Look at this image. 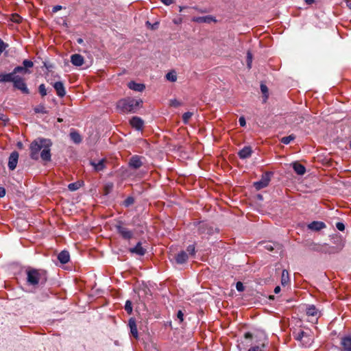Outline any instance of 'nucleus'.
I'll return each mask as SVG.
<instances>
[{"label": "nucleus", "mask_w": 351, "mask_h": 351, "mask_svg": "<svg viewBox=\"0 0 351 351\" xmlns=\"http://www.w3.org/2000/svg\"><path fill=\"white\" fill-rule=\"evenodd\" d=\"M192 21L198 23H210L211 22H216L215 17L208 15L204 16H195L192 19Z\"/></svg>", "instance_id": "obj_14"}, {"label": "nucleus", "mask_w": 351, "mask_h": 351, "mask_svg": "<svg viewBox=\"0 0 351 351\" xmlns=\"http://www.w3.org/2000/svg\"><path fill=\"white\" fill-rule=\"evenodd\" d=\"M106 159L102 158L98 161L90 160V164L94 167L95 171H103L106 167Z\"/></svg>", "instance_id": "obj_15"}, {"label": "nucleus", "mask_w": 351, "mask_h": 351, "mask_svg": "<svg viewBox=\"0 0 351 351\" xmlns=\"http://www.w3.org/2000/svg\"><path fill=\"white\" fill-rule=\"evenodd\" d=\"M177 317L180 319V322L184 320V314L182 311H178L177 313Z\"/></svg>", "instance_id": "obj_50"}, {"label": "nucleus", "mask_w": 351, "mask_h": 351, "mask_svg": "<svg viewBox=\"0 0 351 351\" xmlns=\"http://www.w3.org/2000/svg\"><path fill=\"white\" fill-rule=\"evenodd\" d=\"M166 78L171 82H176L177 80V76L175 73L169 72L166 75Z\"/></svg>", "instance_id": "obj_41"}, {"label": "nucleus", "mask_w": 351, "mask_h": 351, "mask_svg": "<svg viewBox=\"0 0 351 351\" xmlns=\"http://www.w3.org/2000/svg\"><path fill=\"white\" fill-rule=\"evenodd\" d=\"M261 90L265 95V98H267L268 88L265 84H261Z\"/></svg>", "instance_id": "obj_45"}, {"label": "nucleus", "mask_w": 351, "mask_h": 351, "mask_svg": "<svg viewBox=\"0 0 351 351\" xmlns=\"http://www.w3.org/2000/svg\"><path fill=\"white\" fill-rule=\"evenodd\" d=\"M236 289L238 291H244V286L243 284L241 282H237L236 284Z\"/></svg>", "instance_id": "obj_46"}, {"label": "nucleus", "mask_w": 351, "mask_h": 351, "mask_svg": "<svg viewBox=\"0 0 351 351\" xmlns=\"http://www.w3.org/2000/svg\"><path fill=\"white\" fill-rule=\"evenodd\" d=\"M19 156V154L16 151H14L10 154L8 159V168L10 170L13 171L16 169Z\"/></svg>", "instance_id": "obj_11"}, {"label": "nucleus", "mask_w": 351, "mask_h": 351, "mask_svg": "<svg viewBox=\"0 0 351 351\" xmlns=\"http://www.w3.org/2000/svg\"><path fill=\"white\" fill-rule=\"evenodd\" d=\"M58 259L62 264H66L70 261L69 252L66 250H62L58 255Z\"/></svg>", "instance_id": "obj_24"}, {"label": "nucleus", "mask_w": 351, "mask_h": 351, "mask_svg": "<svg viewBox=\"0 0 351 351\" xmlns=\"http://www.w3.org/2000/svg\"><path fill=\"white\" fill-rule=\"evenodd\" d=\"M30 73L31 72L29 71V69H26V68L23 67V66H17L11 73H9L8 74H12V76H20L18 74L25 75Z\"/></svg>", "instance_id": "obj_23"}, {"label": "nucleus", "mask_w": 351, "mask_h": 351, "mask_svg": "<svg viewBox=\"0 0 351 351\" xmlns=\"http://www.w3.org/2000/svg\"><path fill=\"white\" fill-rule=\"evenodd\" d=\"M273 175V173L271 171H266L262 175V177L260 180L254 182V186L257 190L259 191L263 188L267 187L269 185V183L271 180V177Z\"/></svg>", "instance_id": "obj_7"}, {"label": "nucleus", "mask_w": 351, "mask_h": 351, "mask_svg": "<svg viewBox=\"0 0 351 351\" xmlns=\"http://www.w3.org/2000/svg\"><path fill=\"white\" fill-rule=\"evenodd\" d=\"M295 138V136L294 134H291L287 136H284L280 139V142L283 144L288 145L290 143L291 141H293Z\"/></svg>", "instance_id": "obj_32"}, {"label": "nucleus", "mask_w": 351, "mask_h": 351, "mask_svg": "<svg viewBox=\"0 0 351 351\" xmlns=\"http://www.w3.org/2000/svg\"><path fill=\"white\" fill-rule=\"evenodd\" d=\"M340 344L345 351H351V335L342 337Z\"/></svg>", "instance_id": "obj_16"}, {"label": "nucleus", "mask_w": 351, "mask_h": 351, "mask_svg": "<svg viewBox=\"0 0 351 351\" xmlns=\"http://www.w3.org/2000/svg\"><path fill=\"white\" fill-rule=\"evenodd\" d=\"M293 169L295 172L299 176H303L306 173L305 167L300 164L298 162H295L293 163Z\"/></svg>", "instance_id": "obj_26"}, {"label": "nucleus", "mask_w": 351, "mask_h": 351, "mask_svg": "<svg viewBox=\"0 0 351 351\" xmlns=\"http://www.w3.org/2000/svg\"><path fill=\"white\" fill-rule=\"evenodd\" d=\"M0 120L2 121L4 123H5L9 121V119L5 114H1Z\"/></svg>", "instance_id": "obj_51"}, {"label": "nucleus", "mask_w": 351, "mask_h": 351, "mask_svg": "<svg viewBox=\"0 0 351 351\" xmlns=\"http://www.w3.org/2000/svg\"><path fill=\"white\" fill-rule=\"evenodd\" d=\"M134 203V198L132 196L128 197L124 202H123V205L125 207H129Z\"/></svg>", "instance_id": "obj_33"}, {"label": "nucleus", "mask_w": 351, "mask_h": 351, "mask_svg": "<svg viewBox=\"0 0 351 351\" xmlns=\"http://www.w3.org/2000/svg\"><path fill=\"white\" fill-rule=\"evenodd\" d=\"M239 122L241 127H244L246 125V121L244 117H241L239 119Z\"/></svg>", "instance_id": "obj_49"}, {"label": "nucleus", "mask_w": 351, "mask_h": 351, "mask_svg": "<svg viewBox=\"0 0 351 351\" xmlns=\"http://www.w3.org/2000/svg\"><path fill=\"white\" fill-rule=\"evenodd\" d=\"M326 228V224L322 221H314L308 225V228L314 230L319 231Z\"/></svg>", "instance_id": "obj_22"}, {"label": "nucleus", "mask_w": 351, "mask_h": 351, "mask_svg": "<svg viewBox=\"0 0 351 351\" xmlns=\"http://www.w3.org/2000/svg\"><path fill=\"white\" fill-rule=\"evenodd\" d=\"M84 62V57L80 54L75 53L71 56V62L76 66H82Z\"/></svg>", "instance_id": "obj_20"}, {"label": "nucleus", "mask_w": 351, "mask_h": 351, "mask_svg": "<svg viewBox=\"0 0 351 351\" xmlns=\"http://www.w3.org/2000/svg\"><path fill=\"white\" fill-rule=\"evenodd\" d=\"M165 5H169L173 3L174 0H160Z\"/></svg>", "instance_id": "obj_54"}, {"label": "nucleus", "mask_w": 351, "mask_h": 351, "mask_svg": "<svg viewBox=\"0 0 351 351\" xmlns=\"http://www.w3.org/2000/svg\"><path fill=\"white\" fill-rule=\"evenodd\" d=\"M265 343H262L261 346H256L251 347L247 351H265Z\"/></svg>", "instance_id": "obj_40"}, {"label": "nucleus", "mask_w": 351, "mask_h": 351, "mask_svg": "<svg viewBox=\"0 0 351 351\" xmlns=\"http://www.w3.org/2000/svg\"><path fill=\"white\" fill-rule=\"evenodd\" d=\"M175 260L178 264H183L188 260V255L186 252L181 251L176 256Z\"/></svg>", "instance_id": "obj_27"}, {"label": "nucleus", "mask_w": 351, "mask_h": 351, "mask_svg": "<svg viewBox=\"0 0 351 351\" xmlns=\"http://www.w3.org/2000/svg\"><path fill=\"white\" fill-rule=\"evenodd\" d=\"M128 86L131 90L142 92L145 88V86L143 84L136 83L134 81H131L128 83Z\"/></svg>", "instance_id": "obj_25"}, {"label": "nucleus", "mask_w": 351, "mask_h": 351, "mask_svg": "<svg viewBox=\"0 0 351 351\" xmlns=\"http://www.w3.org/2000/svg\"><path fill=\"white\" fill-rule=\"evenodd\" d=\"M252 149L250 146H245L238 152V156L241 159H246L252 156Z\"/></svg>", "instance_id": "obj_19"}, {"label": "nucleus", "mask_w": 351, "mask_h": 351, "mask_svg": "<svg viewBox=\"0 0 351 351\" xmlns=\"http://www.w3.org/2000/svg\"><path fill=\"white\" fill-rule=\"evenodd\" d=\"M23 18L18 14H13L11 16V21L16 23H20L22 22Z\"/></svg>", "instance_id": "obj_34"}, {"label": "nucleus", "mask_w": 351, "mask_h": 351, "mask_svg": "<svg viewBox=\"0 0 351 351\" xmlns=\"http://www.w3.org/2000/svg\"><path fill=\"white\" fill-rule=\"evenodd\" d=\"M293 335L295 340L301 342L303 345H306L310 342L309 335L302 330H300L298 332H293Z\"/></svg>", "instance_id": "obj_8"}, {"label": "nucleus", "mask_w": 351, "mask_h": 351, "mask_svg": "<svg viewBox=\"0 0 351 351\" xmlns=\"http://www.w3.org/2000/svg\"><path fill=\"white\" fill-rule=\"evenodd\" d=\"M77 43H80V44L82 43H83V39L82 38H78L77 39Z\"/></svg>", "instance_id": "obj_59"}, {"label": "nucleus", "mask_w": 351, "mask_h": 351, "mask_svg": "<svg viewBox=\"0 0 351 351\" xmlns=\"http://www.w3.org/2000/svg\"><path fill=\"white\" fill-rule=\"evenodd\" d=\"M158 25V23H154L153 25H152V29H154V27H156V26Z\"/></svg>", "instance_id": "obj_63"}, {"label": "nucleus", "mask_w": 351, "mask_h": 351, "mask_svg": "<svg viewBox=\"0 0 351 351\" xmlns=\"http://www.w3.org/2000/svg\"><path fill=\"white\" fill-rule=\"evenodd\" d=\"M61 5H56L53 8L52 11L53 12H57L58 11L62 9Z\"/></svg>", "instance_id": "obj_55"}, {"label": "nucleus", "mask_w": 351, "mask_h": 351, "mask_svg": "<svg viewBox=\"0 0 351 351\" xmlns=\"http://www.w3.org/2000/svg\"><path fill=\"white\" fill-rule=\"evenodd\" d=\"M309 249L311 251L321 252V253H324V244H319V243H311L309 245Z\"/></svg>", "instance_id": "obj_29"}, {"label": "nucleus", "mask_w": 351, "mask_h": 351, "mask_svg": "<svg viewBox=\"0 0 351 351\" xmlns=\"http://www.w3.org/2000/svg\"><path fill=\"white\" fill-rule=\"evenodd\" d=\"M54 89L56 91V94L60 97H63L66 95V89L63 82H56L53 85Z\"/></svg>", "instance_id": "obj_18"}, {"label": "nucleus", "mask_w": 351, "mask_h": 351, "mask_svg": "<svg viewBox=\"0 0 351 351\" xmlns=\"http://www.w3.org/2000/svg\"><path fill=\"white\" fill-rule=\"evenodd\" d=\"M186 251L189 252L191 255H194L195 253V247L194 245H189L187 248Z\"/></svg>", "instance_id": "obj_44"}, {"label": "nucleus", "mask_w": 351, "mask_h": 351, "mask_svg": "<svg viewBox=\"0 0 351 351\" xmlns=\"http://www.w3.org/2000/svg\"><path fill=\"white\" fill-rule=\"evenodd\" d=\"M5 195V189L3 187H0V197H3Z\"/></svg>", "instance_id": "obj_52"}, {"label": "nucleus", "mask_w": 351, "mask_h": 351, "mask_svg": "<svg viewBox=\"0 0 351 351\" xmlns=\"http://www.w3.org/2000/svg\"><path fill=\"white\" fill-rule=\"evenodd\" d=\"M113 189V184L108 183L104 187L105 194H108Z\"/></svg>", "instance_id": "obj_43"}, {"label": "nucleus", "mask_w": 351, "mask_h": 351, "mask_svg": "<svg viewBox=\"0 0 351 351\" xmlns=\"http://www.w3.org/2000/svg\"><path fill=\"white\" fill-rule=\"evenodd\" d=\"M336 228L340 231H343L345 230V225L342 222H337L336 223Z\"/></svg>", "instance_id": "obj_47"}, {"label": "nucleus", "mask_w": 351, "mask_h": 351, "mask_svg": "<svg viewBox=\"0 0 351 351\" xmlns=\"http://www.w3.org/2000/svg\"><path fill=\"white\" fill-rule=\"evenodd\" d=\"M334 243L336 245H329L327 243H324V254H336L339 252L344 247V242L342 241L341 237H337L335 239Z\"/></svg>", "instance_id": "obj_6"}, {"label": "nucleus", "mask_w": 351, "mask_h": 351, "mask_svg": "<svg viewBox=\"0 0 351 351\" xmlns=\"http://www.w3.org/2000/svg\"><path fill=\"white\" fill-rule=\"evenodd\" d=\"M257 197H258V199H263V196L261 195H258Z\"/></svg>", "instance_id": "obj_61"}, {"label": "nucleus", "mask_w": 351, "mask_h": 351, "mask_svg": "<svg viewBox=\"0 0 351 351\" xmlns=\"http://www.w3.org/2000/svg\"><path fill=\"white\" fill-rule=\"evenodd\" d=\"M289 282V272L287 269H283L281 276V283L283 286L288 284Z\"/></svg>", "instance_id": "obj_31"}, {"label": "nucleus", "mask_w": 351, "mask_h": 351, "mask_svg": "<svg viewBox=\"0 0 351 351\" xmlns=\"http://www.w3.org/2000/svg\"><path fill=\"white\" fill-rule=\"evenodd\" d=\"M129 252L138 256H144L147 253V249L142 246V243L138 241L134 247L129 249Z\"/></svg>", "instance_id": "obj_12"}, {"label": "nucleus", "mask_w": 351, "mask_h": 351, "mask_svg": "<svg viewBox=\"0 0 351 351\" xmlns=\"http://www.w3.org/2000/svg\"><path fill=\"white\" fill-rule=\"evenodd\" d=\"M170 102L171 106L173 107H178L181 105L180 102L177 99L171 100Z\"/></svg>", "instance_id": "obj_48"}, {"label": "nucleus", "mask_w": 351, "mask_h": 351, "mask_svg": "<svg viewBox=\"0 0 351 351\" xmlns=\"http://www.w3.org/2000/svg\"><path fill=\"white\" fill-rule=\"evenodd\" d=\"M263 244V247L269 252H278L282 250L281 245L277 243L265 242Z\"/></svg>", "instance_id": "obj_17"}, {"label": "nucleus", "mask_w": 351, "mask_h": 351, "mask_svg": "<svg viewBox=\"0 0 351 351\" xmlns=\"http://www.w3.org/2000/svg\"><path fill=\"white\" fill-rule=\"evenodd\" d=\"M158 25V23H154L153 25H152V29H154V27H156V26Z\"/></svg>", "instance_id": "obj_62"}, {"label": "nucleus", "mask_w": 351, "mask_h": 351, "mask_svg": "<svg viewBox=\"0 0 351 351\" xmlns=\"http://www.w3.org/2000/svg\"><path fill=\"white\" fill-rule=\"evenodd\" d=\"M128 325H129V327L130 328V333L131 335L135 338V339H138V330H137V326H136V320L134 318H130L129 319V323H128Z\"/></svg>", "instance_id": "obj_21"}, {"label": "nucleus", "mask_w": 351, "mask_h": 351, "mask_svg": "<svg viewBox=\"0 0 351 351\" xmlns=\"http://www.w3.org/2000/svg\"><path fill=\"white\" fill-rule=\"evenodd\" d=\"M38 92L42 97H45L47 95V92L45 85L44 84H42L38 86Z\"/></svg>", "instance_id": "obj_39"}, {"label": "nucleus", "mask_w": 351, "mask_h": 351, "mask_svg": "<svg viewBox=\"0 0 351 351\" xmlns=\"http://www.w3.org/2000/svg\"><path fill=\"white\" fill-rule=\"evenodd\" d=\"M306 313L308 316L317 317L319 315V312L314 305H309L307 306Z\"/></svg>", "instance_id": "obj_28"}, {"label": "nucleus", "mask_w": 351, "mask_h": 351, "mask_svg": "<svg viewBox=\"0 0 351 351\" xmlns=\"http://www.w3.org/2000/svg\"><path fill=\"white\" fill-rule=\"evenodd\" d=\"M213 227L205 222H199L197 233L199 234H211L213 233Z\"/></svg>", "instance_id": "obj_10"}, {"label": "nucleus", "mask_w": 351, "mask_h": 351, "mask_svg": "<svg viewBox=\"0 0 351 351\" xmlns=\"http://www.w3.org/2000/svg\"><path fill=\"white\" fill-rule=\"evenodd\" d=\"M70 138L75 143H80L82 142V137L77 132H72L70 133Z\"/></svg>", "instance_id": "obj_30"}, {"label": "nucleus", "mask_w": 351, "mask_h": 351, "mask_svg": "<svg viewBox=\"0 0 351 351\" xmlns=\"http://www.w3.org/2000/svg\"><path fill=\"white\" fill-rule=\"evenodd\" d=\"M125 310L128 314H131L132 312V304L130 300H127L125 304Z\"/></svg>", "instance_id": "obj_36"}, {"label": "nucleus", "mask_w": 351, "mask_h": 351, "mask_svg": "<svg viewBox=\"0 0 351 351\" xmlns=\"http://www.w3.org/2000/svg\"><path fill=\"white\" fill-rule=\"evenodd\" d=\"M269 298L270 300H274V295H270V296L269 297Z\"/></svg>", "instance_id": "obj_64"}, {"label": "nucleus", "mask_w": 351, "mask_h": 351, "mask_svg": "<svg viewBox=\"0 0 351 351\" xmlns=\"http://www.w3.org/2000/svg\"><path fill=\"white\" fill-rule=\"evenodd\" d=\"M252 54L250 51L247 53V67L250 69L252 68Z\"/></svg>", "instance_id": "obj_38"}, {"label": "nucleus", "mask_w": 351, "mask_h": 351, "mask_svg": "<svg viewBox=\"0 0 351 351\" xmlns=\"http://www.w3.org/2000/svg\"><path fill=\"white\" fill-rule=\"evenodd\" d=\"M114 228L117 234L124 240H130L134 237V231L125 226L124 221L117 220Z\"/></svg>", "instance_id": "obj_5"}, {"label": "nucleus", "mask_w": 351, "mask_h": 351, "mask_svg": "<svg viewBox=\"0 0 351 351\" xmlns=\"http://www.w3.org/2000/svg\"><path fill=\"white\" fill-rule=\"evenodd\" d=\"M26 275L27 283L32 286L45 285L48 278L47 271L32 267H29L26 269Z\"/></svg>", "instance_id": "obj_2"}, {"label": "nucleus", "mask_w": 351, "mask_h": 351, "mask_svg": "<svg viewBox=\"0 0 351 351\" xmlns=\"http://www.w3.org/2000/svg\"><path fill=\"white\" fill-rule=\"evenodd\" d=\"M280 287L279 286L276 287L274 289V293L277 294V293H280Z\"/></svg>", "instance_id": "obj_57"}, {"label": "nucleus", "mask_w": 351, "mask_h": 351, "mask_svg": "<svg viewBox=\"0 0 351 351\" xmlns=\"http://www.w3.org/2000/svg\"><path fill=\"white\" fill-rule=\"evenodd\" d=\"M80 186V184L79 182H73L68 185V189L71 191H75L77 190Z\"/></svg>", "instance_id": "obj_37"}, {"label": "nucleus", "mask_w": 351, "mask_h": 351, "mask_svg": "<svg viewBox=\"0 0 351 351\" xmlns=\"http://www.w3.org/2000/svg\"><path fill=\"white\" fill-rule=\"evenodd\" d=\"M43 107H41L40 108H35V112L45 113V112L43 110Z\"/></svg>", "instance_id": "obj_56"}, {"label": "nucleus", "mask_w": 351, "mask_h": 351, "mask_svg": "<svg viewBox=\"0 0 351 351\" xmlns=\"http://www.w3.org/2000/svg\"><path fill=\"white\" fill-rule=\"evenodd\" d=\"M143 156L138 155L132 156L129 160V166L133 169H138L143 165L142 159Z\"/></svg>", "instance_id": "obj_9"}, {"label": "nucleus", "mask_w": 351, "mask_h": 351, "mask_svg": "<svg viewBox=\"0 0 351 351\" xmlns=\"http://www.w3.org/2000/svg\"><path fill=\"white\" fill-rule=\"evenodd\" d=\"M143 104L142 99L128 97L120 99L117 104L118 110L123 113H135Z\"/></svg>", "instance_id": "obj_3"}, {"label": "nucleus", "mask_w": 351, "mask_h": 351, "mask_svg": "<svg viewBox=\"0 0 351 351\" xmlns=\"http://www.w3.org/2000/svg\"><path fill=\"white\" fill-rule=\"evenodd\" d=\"M244 337L245 339H252L253 335L250 332H247L244 334Z\"/></svg>", "instance_id": "obj_53"}, {"label": "nucleus", "mask_w": 351, "mask_h": 351, "mask_svg": "<svg viewBox=\"0 0 351 351\" xmlns=\"http://www.w3.org/2000/svg\"><path fill=\"white\" fill-rule=\"evenodd\" d=\"M52 142L50 139L38 138L33 141L29 145V156L32 160H38L40 157L45 162L51 161V147Z\"/></svg>", "instance_id": "obj_1"}, {"label": "nucleus", "mask_w": 351, "mask_h": 351, "mask_svg": "<svg viewBox=\"0 0 351 351\" xmlns=\"http://www.w3.org/2000/svg\"><path fill=\"white\" fill-rule=\"evenodd\" d=\"M193 116V112H184L183 114H182V121L184 123H187L189 121V119L191 118V117Z\"/></svg>", "instance_id": "obj_35"}, {"label": "nucleus", "mask_w": 351, "mask_h": 351, "mask_svg": "<svg viewBox=\"0 0 351 351\" xmlns=\"http://www.w3.org/2000/svg\"><path fill=\"white\" fill-rule=\"evenodd\" d=\"M3 82H12L13 86L15 88L20 90L24 94L29 93L25 79L21 76H12V74L0 73V83Z\"/></svg>", "instance_id": "obj_4"}, {"label": "nucleus", "mask_w": 351, "mask_h": 351, "mask_svg": "<svg viewBox=\"0 0 351 351\" xmlns=\"http://www.w3.org/2000/svg\"><path fill=\"white\" fill-rule=\"evenodd\" d=\"M186 8V7H182V6H180V12H182L184 9Z\"/></svg>", "instance_id": "obj_60"}, {"label": "nucleus", "mask_w": 351, "mask_h": 351, "mask_svg": "<svg viewBox=\"0 0 351 351\" xmlns=\"http://www.w3.org/2000/svg\"><path fill=\"white\" fill-rule=\"evenodd\" d=\"M130 123L133 128L138 131L142 130L144 125L143 120L138 117H133L130 119Z\"/></svg>", "instance_id": "obj_13"}, {"label": "nucleus", "mask_w": 351, "mask_h": 351, "mask_svg": "<svg viewBox=\"0 0 351 351\" xmlns=\"http://www.w3.org/2000/svg\"><path fill=\"white\" fill-rule=\"evenodd\" d=\"M306 4L311 5L314 2V0H304Z\"/></svg>", "instance_id": "obj_58"}, {"label": "nucleus", "mask_w": 351, "mask_h": 351, "mask_svg": "<svg viewBox=\"0 0 351 351\" xmlns=\"http://www.w3.org/2000/svg\"><path fill=\"white\" fill-rule=\"evenodd\" d=\"M23 66L28 69L29 68H32L34 66V63L32 61L29 60H24L23 61Z\"/></svg>", "instance_id": "obj_42"}]
</instances>
